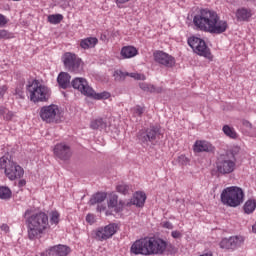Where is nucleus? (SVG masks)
<instances>
[{
    "label": "nucleus",
    "instance_id": "nucleus-21",
    "mask_svg": "<svg viewBox=\"0 0 256 256\" xmlns=\"http://www.w3.org/2000/svg\"><path fill=\"white\" fill-rule=\"evenodd\" d=\"M147 200V195L143 192H136L133 199L126 203V207H131V205H136V207H143L145 201Z\"/></svg>",
    "mask_w": 256,
    "mask_h": 256
},
{
    "label": "nucleus",
    "instance_id": "nucleus-50",
    "mask_svg": "<svg viewBox=\"0 0 256 256\" xmlns=\"http://www.w3.org/2000/svg\"><path fill=\"white\" fill-rule=\"evenodd\" d=\"M27 185V181L25 179L19 180L18 186L19 187H25Z\"/></svg>",
    "mask_w": 256,
    "mask_h": 256
},
{
    "label": "nucleus",
    "instance_id": "nucleus-10",
    "mask_svg": "<svg viewBox=\"0 0 256 256\" xmlns=\"http://www.w3.org/2000/svg\"><path fill=\"white\" fill-rule=\"evenodd\" d=\"M188 45L193 49L194 53L200 55V57H205L206 59H213V55L211 54V49L207 46L205 40L192 36L188 38Z\"/></svg>",
    "mask_w": 256,
    "mask_h": 256
},
{
    "label": "nucleus",
    "instance_id": "nucleus-53",
    "mask_svg": "<svg viewBox=\"0 0 256 256\" xmlns=\"http://www.w3.org/2000/svg\"><path fill=\"white\" fill-rule=\"evenodd\" d=\"M29 213H31V210H26L24 217H27V215H29Z\"/></svg>",
    "mask_w": 256,
    "mask_h": 256
},
{
    "label": "nucleus",
    "instance_id": "nucleus-40",
    "mask_svg": "<svg viewBox=\"0 0 256 256\" xmlns=\"http://www.w3.org/2000/svg\"><path fill=\"white\" fill-rule=\"evenodd\" d=\"M178 163H180V165H187V163H189V158H187L185 155H180L178 157Z\"/></svg>",
    "mask_w": 256,
    "mask_h": 256
},
{
    "label": "nucleus",
    "instance_id": "nucleus-49",
    "mask_svg": "<svg viewBox=\"0 0 256 256\" xmlns=\"http://www.w3.org/2000/svg\"><path fill=\"white\" fill-rule=\"evenodd\" d=\"M9 110H7L5 108V106H0V115H6V113L8 112Z\"/></svg>",
    "mask_w": 256,
    "mask_h": 256
},
{
    "label": "nucleus",
    "instance_id": "nucleus-3",
    "mask_svg": "<svg viewBox=\"0 0 256 256\" xmlns=\"http://www.w3.org/2000/svg\"><path fill=\"white\" fill-rule=\"evenodd\" d=\"M220 199L227 207H239L245 200V192L240 187L230 186L222 191Z\"/></svg>",
    "mask_w": 256,
    "mask_h": 256
},
{
    "label": "nucleus",
    "instance_id": "nucleus-22",
    "mask_svg": "<svg viewBox=\"0 0 256 256\" xmlns=\"http://www.w3.org/2000/svg\"><path fill=\"white\" fill-rule=\"evenodd\" d=\"M57 83L61 89L71 87V75L67 72H61L57 77Z\"/></svg>",
    "mask_w": 256,
    "mask_h": 256
},
{
    "label": "nucleus",
    "instance_id": "nucleus-6",
    "mask_svg": "<svg viewBox=\"0 0 256 256\" xmlns=\"http://www.w3.org/2000/svg\"><path fill=\"white\" fill-rule=\"evenodd\" d=\"M137 139L143 147L157 145V142L161 139V127L158 125H150L137 133Z\"/></svg>",
    "mask_w": 256,
    "mask_h": 256
},
{
    "label": "nucleus",
    "instance_id": "nucleus-26",
    "mask_svg": "<svg viewBox=\"0 0 256 256\" xmlns=\"http://www.w3.org/2000/svg\"><path fill=\"white\" fill-rule=\"evenodd\" d=\"M90 127L94 130L103 131V129H107V121H105L103 118L92 120Z\"/></svg>",
    "mask_w": 256,
    "mask_h": 256
},
{
    "label": "nucleus",
    "instance_id": "nucleus-4",
    "mask_svg": "<svg viewBox=\"0 0 256 256\" xmlns=\"http://www.w3.org/2000/svg\"><path fill=\"white\" fill-rule=\"evenodd\" d=\"M0 169H4V173L10 181L21 179L25 175V170L17 162L11 159V155L6 154L0 158Z\"/></svg>",
    "mask_w": 256,
    "mask_h": 256
},
{
    "label": "nucleus",
    "instance_id": "nucleus-7",
    "mask_svg": "<svg viewBox=\"0 0 256 256\" xmlns=\"http://www.w3.org/2000/svg\"><path fill=\"white\" fill-rule=\"evenodd\" d=\"M26 90L30 95V101H33V103H39V101H49V97H51V89L41 84L39 80H33L27 85Z\"/></svg>",
    "mask_w": 256,
    "mask_h": 256
},
{
    "label": "nucleus",
    "instance_id": "nucleus-2",
    "mask_svg": "<svg viewBox=\"0 0 256 256\" xmlns=\"http://www.w3.org/2000/svg\"><path fill=\"white\" fill-rule=\"evenodd\" d=\"M28 238L33 241L49 229V216L45 212L32 214L27 218Z\"/></svg>",
    "mask_w": 256,
    "mask_h": 256
},
{
    "label": "nucleus",
    "instance_id": "nucleus-36",
    "mask_svg": "<svg viewBox=\"0 0 256 256\" xmlns=\"http://www.w3.org/2000/svg\"><path fill=\"white\" fill-rule=\"evenodd\" d=\"M25 87V82H20V84L17 86L15 90V95H18L20 99H24L25 97V92L23 91Z\"/></svg>",
    "mask_w": 256,
    "mask_h": 256
},
{
    "label": "nucleus",
    "instance_id": "nucleus-39",
    "mask_svg": "<svg viewBox=\"0 0 256 256\" xmlns=\"http://www.w3.org/2000/svg\"><path fill=\"white\" fill-rule=\"evenodd\" d=\"M128 77H132V79H136V81H142L145 79V76L139 73H129Z\"/></svg>",
    "mask_w": 256,
    "mask_h": 256
},
{
    "label": "nucleus",
    "instance_id": "nucleus-51",
    "mask_svg": "<svg viewBox=\"0 0 256 256\" xmlns=\"http://www.w3.org/2000/svg\"><path fill=\"white\" fill-rule=\"evenodd\" d=\"M129 1H131V0H116V3L120 4V5H123V3H127Z\"/></svg>",
    "mask_w": 256,
    "mask_h": 256
},
{
    "label": "nucleus",
    "instance_id": "nucleus-32",
    "mask_svg": "<svg viewBox=\"0 0 256 256\" xmlns=\"http://www.w3.org/2000/svg\"><path fill=\"white\" fill-rule=\"evenodd\" d=\"M222 131L227 137H230V139H237V132H235V129L231 128V126L224 125Z\"/></svg>",
    "mask_w": 256,
    "mask_h": 256
},
{
    "label": "nucleus",
    "instance_id": "nucleus-31",
    "mask_svg": "<svg viewBox=\"0 0 256 256\" xmlns=\"http://www.w3.org/2000/svg\"><path fill=\"white\" fill-rule=\"evenodd\" d=\"M12 195H13V192H11V189L9 187L0 186V199L7 201V200L11 199Z\"/></svg>",
    "mask_w": 256,
    "mask_h": 256
},
{
    "label": "nucleus",
    "instance_id": "nucleus-38",
    "mask_svg": "<svg viewBox=\"0 0 256 256\" xmlns=\"http://www.w3.org/2000/svg\"><path fill=\"white\" fill-rule=\"evenodd\" d=\"M132 111H133L134 115L137 117H141L143 115V113H145V109H143V107H141V106L134 107Z\"/></svg>",
    "mask_w": 256,
    "mask_h": 256
},
{
    "label": "nucleus",
    "instance_id": "nucleus-15",
    "mask_svg": "<svg viewBox=\"0 0 256 256\" xmlns=\"http://www.w3.org/2000/svg\"><path fill=\"white\" fill-rule=\"evenodd\" d=\"M227 29H229V24L227 23V21L221 20L219 14L216 13V15L214 16V20H212V24L208 33H211L212 35H221L222 33H225Z\"/></svg>",
    "mask_w": 256,
    "mask_h": 256
},
{
    "label": "nucleus",
    "instance_id": "nucleus-13",
    "mask_svg": "<svg viewBox=\"0 0 256 256\" xmlns=\"http://www.w3.org/2000/svg\"><path fill=\"white\" fill-rule=\"evenodd\" d=\"M243 245V237L241 236H231L229 238H223L220 243V249H226L227 251H235Z\"/></svg>",
    "mask_w": 256,
    "mask_h": 256
},
{
    "label": "nucleus",
    "instance_id": "nucleus-18",
    "mask_svg": "<svg viewBox=\"0 0 256 256\" xmlns=\"http://www.w3.org/2000/svg\"><path fill=\"white\" fill-rule=\"evenodd\" d=\"M69 253H71V248L60 244L51 247L49 250L42 253L40 256H68Z\"/></svg>",
    "mask_w": 256,
    "mask_h": 256
},
{
    "label": "nucleus",
    "instance_id": "nucleus-28",
    "mask_svg": "<svg viewBox=\"0 0 256 256\" xmlns=\"http://www.w3.org/2000/svg\"><path fill=\"white\" fill-rule=\"evenodd\" d=\"M107 199V193L105 192H98L92 196L89 203L90 205H97V203H103Z\"/></svg>",
    "mask_w": 256,
    "mask_h": 256
},
{
    "label": "nucleus",
    "instance_id": "nucleus-41",
    "mask_svg": "<svg viewBox=\"0 0 256 256\" xmlns=\"http://www.w3.org/2000/svg\"><path fill=\"white\" fill-rule=\"evenodd\" d=\"M9 37H11V34L7 30H0V40L9 39Z\"/></svg>",
    "mask_w": 256,
    "mask_h": 256
},
{
    "label": "nucleus",
    "instance_id": "nucleus-9",
    "mask_svg": "<svg viewBox=\"0 0 256 256\" xmlns=\"http://www.w3.org/2000/svg\"><path fill=\"white\" fill-rule=\"evenodd\" d=\"M62 62L65 69L70 73H81L83 71V60L73 52H66L62 55Z\"/></svg>",
    "mask_w": 256,
    "mask_h": 256
},
{
    "label": "nucleus",
    "instance_id": "nucleus-20",
    "mask_svg": "<svg viewBox=\"0 0 256 256\" xmlns=\"http://www.w3.org/2000/svg\"><path fill=\"white\" fill-rule=\"evenodd\" d=\"M125 205H127L125 204V202H123L122 200L119 201V196L115 194L110 196L108 201V207L109 209H114L115 213H121Z\"/></svg>",
    "mask_w": 256,
    "mask_h": 256
},
{
    "label": "nucleus",
    "instance_id": "nucleus-16",
    "mask_svg": "<svg viewBox=\"0 0 256 256\" xmlns=\"http://www.w3.org/2000/svg\"><path fill=\"white\" fill-rule=\"evenodd\" d=\"M153 57L154 61L158 63V65H162L168 69L175 67V58L163 51H155L153 53Z\"/></svg>",
    "mask_w": 256,
    "mask_h": 256
},
{
    "label": "nucleus",
    "instance_id": "nucleus-35",
    "mask_svg": "<svg viewBox=\"0 0 256 256\" xmlns=\"http://www.w3.org/2000/svg\"><path fill=\"white\" fill-rule=\"evenodd\" d=\"M48 21L52 25H59L63 21V16L61 14H52L48 16Z\"/></svg>",
    "mask_w": 256,
    "mask_h": 256
},
{
    "label": "nucleus",
    "instance_id": "nucleus-43",
    "mask_svg": "<svg viewBox=\"0 0 256 256\" xmlns=\"http://www.w3.org/2000/svg\"><path fill=\"white\" fill-rule=\"evenodd\" d=\"M86 221H87V223H90V225H93V223H95V215L88 214L86 216Z\"/></svg>",
    "mask_w": 256,
    "mask_h": 256
},
{
    "label": "nucleus",
    "instance_id": "nucleus-45",
    "mask_svg": "<svg viewBox=\"0 0 256 256\" xmlns=\"http://www.w3.org/2000/svg\"><path fill=\"white\" fill-rule=\"evenodd\" d=\"M6 23H7V18H5L3 14H0V27H5Z\"/></svg>",
    "mask_w": 256,
    "mask_h": 256
},
{
    "label": "nucleus",
    "instance_id": "nucleus-19",
    "mask_svg": "<svg viewBox=\"0 0 256 256\" xmlns=\"http://www.w3.org/2000/svg\"><path fill=\"white\" fill-rule=\"evenodd\" d=\"M212 151H215V147L207 141L198 140L194 144L195 153H212Z\"/></svg>",
    "mask_w": 256,
    "mask_h": 256
},
{
    "label": "nucleus",
    "instance_id": "nucleus-48",
    "mask_svg": "<svg viewBox=\"0 0 256 256\" xmlns=\"http://www.w3.org/2000/svg\"><path fill=\"white\" fill-rule=\"evenodd\" d=\"M163 227L165 229H173V224L171 222L167 221V222H164Z\"/></svg>",
    "mask_w": 256,
    "mask_h": 256
},
{
    "label": "nucleus",
    "instance_id": "nucleus-8",
    "mask_svg": "<svg viewBox=\"0 0 256 256\" xmlns=\"http://www.w3.org/2000/svg\"><path fill=\"white\" fill-rule=\"evenodd\" d=\"M216 15L217 12L213 10H209L207 8L201 9L193 18L194 27H196L197 31L209 33Z\"/></svg>",
    "mask_w": 256,
    "mask_h": 256
},
{
    "label": "nucleus",
    "instance_id": "nucleus-30",
    "mask_svg": "<svg viewBox=\"0 0 256 256\" xmlns=\"http://www.w3.org/2000/svg\"><path fill=\"white\" fill-rule=\"evenodd\" d=\"M88 97H92V99H96L97 101L109 99L111 97V93L104 91L101 93H96L95 90H92V94L88 95Z\"/></svg>",
    "mask_w": 256,
    "mask_h": 256
},
{
    "label": "nucleus",
    "instance_id": "nucleus-44",
    "mask_svg": "<svg viewBox=\"0 0 256 256\" xmlns=\"http://www.w3.org/2000/svg\"><path fill=\"white\" fill-rule=\"evenodd\" d=\"M5 93H7V87L5 85L0 86V99H3Z\"/></svg>",
    "mask_w": 256,
    "mask_h": 256
},
{
    "label": "nucleus",
    "instance_id": "nucleus-11",
    "mask_svg": "<svg viewBox=\"0 0 256 256\" xmlns=\"http://www.w3.org/2000/svg\"><path fill=\"white\" fill-rule=\"evenodd\" d=\"M39 115L42 121L45 123H58L59 121V106L51 104L48 106H43L40 109Z\"/></svg>",
    "mask_w": 256,
    "mask_h": 256
},
{
    "label": "nucleus",
    "instance_id": "nucleus-1",
    "mask_svg": "<svg viewBox=\"0 0 256 256\" xmlns=\"http://www.w3.org/2000/svg\"><path fill=\"white\" fill-rule=\"evenodd\" d=\"M130 251L134 255H165V251H167L168 255L177 253V249L173 244L159 237L136 240L132 244Z\"/></svg>",
    "mask_w": 256,
    "mask_h": 256
},
{
    "label": "nucleus",
    "instance_id": "nucleus-27",
    "mask_svg": "<svg viewBox=\"0 0 256 256\" xmlns=\"http://www.w3.org/2000/svg\"><path fill=\"white\" fill-rule=\"evenodd\" d=\"M140 89L147 91L148 93H163L162 87H156L153 84L140 83Z\"/></svg>",
    "mask_w": 256,
    "mask_h": 256
},
{
    "label": "nucleus",
    "instance_id": "nucleus-34",
    "mask_svg": "<svg viewBox=\"0 0 256 256\" xmlns=\"http://www.w3.org/2000/svg\"><path fill=\"white\" fill-rule=\"evenodd\" d=\"M113 77H114L115 81H117L118 83H121V81H123L124 79L129 77V73L123 72L121 70H116L113 74Z\"/></svg>",
    "mask_w": 256,
    "mask_h": 256
},
{
    "label": "nucleus",
    "instance_id": "nucleus-46",
    "mask_svg": "<svg viewBox=\"0 0 256 256\" xmlns=\"http://www.w3.org/2000/svg\"><path fill=\"white\" fill-rule=\"evenodd\" d=\"M171 236L173 237V239H181V232H179V231H172L171 232Z\"/></svg>",
    "mask_w": 256,
    "mask_h": 256
},
{
    "label": "nucleus",
    "instance_id": "nucleus-5",
    "mask_svg": "<svg viewBox=\"0 0 256 256\" xmlns=\"http://www.w3.org/2000/svg\"><path fill=\"white\" fill-rule=\"evenodd\" d=\"M237 165V158L233 151H226L224 154H220L216 159V169L218 175H229L235 171Z\"/></svg>",
    "mask_w": 256,
    "mask_h": 256
},
{
    "label": "nucleus",
    "instance_id": "nucleus-23",
    "mask_svg": "<svg viewBox=\"0 0 256 256\" xmlns=\"http://www.w3.org/2000/svg\"><path fill=\"white\" fill-rule=\"evenodd\" d=\"M139 51L133 46H124L121 49L120 55L122 59H131L138 55Z\"/></svg>",
    "mask_w": 256,
    "mask_h": 256
},
{
    "label": "nucleus",
    "instance_id": "nucleus-29",
    "mask_svg": "<svg viewBox=\"0 0 256 256\" xmlns=\"http://www.w3.org/2000/svg\"><path fill=\"white\" fill-rule=\"evenodd\" d=\"M255 209H256V201L253 199L247 200L243 206V210L247 215H251V213H253Z\"/></svg>",
    "mask_w": 256,
    "mask_h": 256
},
{
    "label": "nucleus",
    "instance_id": "nucleus-17",
    "mask_svg": "<svg viewBox=\"0 0 256 256\" xmlns=\"http://www.w3.org/2000/svg\"><path fill=\"white\" fill-rule=\"evenodd\" d=\"M54 156L61 161H69L73 152L71 151V146L65 143H58L54 146Z\"/></svg>",
    "mask_w": 256,
    "mask_h": 256
},
{
    "label": "nucleus",
    "instance_id": "nucleus-37",
    "mask_svg": "<svg viewBox=\"0 0 256 256\" xmlns=\"http://www.w3.org/2000/svg\"><path fill=\"white\" fill-rule=\"evenodd\" d=\"M59 217H60L59 212L53 211L50 217L51 225H59Z\"/></svg>",
    "mask_w": 256,
    "mask_h": 256
},
{
    "label": "nucleus",
    "instance_id": "nucleus-12",
    "mask_svg": "<svg viewBox=\"0 0 256 256\" xmlns=\"http://www.w3.org/2000/svg\"><path fill=\"white\" fill-rule=\"evenodd\" d=\"M117 229L118 226L115 223L100 227L94 231V239H96V241H107V239H111V237L117 233Z\"/></svg>",
    "mask_w": 256,
    "mask_h": 256
},
{
    "label": "nucleus",
    "instance_id": "nucleus-24",
    "mask_svg": "<svg viewBox=\"0 0 256 256\" xmlns=\"http://www.w3.org/2000/svg\"><path fill=\"white\" fill-rule=\"evenodd\" d=\"M98 43L99 40L96 37H88L80 41V47L82 49H93Z\"/></svg>",
    "mask_w": 256,
    "mask_h": 256
},
{
    "label": "nucleus",
    "instance_id": "nucleus-14",
    "mask_svg": "<svg viewBox=\"0 0 256 256\" xmlns=\"http://www.w3.org/2000/svg\"><path fill=\"white\" fill-rule=\"evenodd\" d=\"M71 87L73 89H77L82 95L89 97V95H93V88L89 86V82L85 78L76 77L71 81Z\"/></svg>",
    "mask_w": 256,
    "mask_h": 256
},
{
    "label": "nucleus",
    "instance_id": "nucleus-42",
    "mask_svg": "<svg viewBox=\"0 0 256 256\" xmlns=\"http://www.w3.org/2000/svg\"><path fill=\"white\" fill-rule=\"evenodd\" d=\"M15 117V114L12 111H7L6 114H4V120L5 121H11Z\"/></svg>",
    "mask_w": 256,
    "mask_h": 256
},
{
    "label": "nucleus",
    "instance_id": "nucleus-52",
    "mask_svg": "<svg viewBox=\"0 0 256 256\" xmlns=\"http://www.w3.org/2000/svg\"><path fill=\"white\" fill-rule=\"evenodd\" d=\"M105 209H106V207L105 206H103V205H98L97 206V211H105Z\"/></svg>",
    "mask_w": 256,
    "mask_h": 256
},
{
    "label": "nucleus",
    "instance_id": "nucleus-33",
    "mask_svg": "<svg viewBox=\"0 0 256 256\" xmlns=\"http://www.w3.org/2000/svg\"><path fill=\"white\" fill-rule=\"evenodd\" d=\"M116 191L122 195H131L132 189L127 184H120L116 187Z\"/></svg>",
    "mask_w": 256,
    "mask_h": 256
},
{
    "label": "nucleus",
    "instance_id": "nucleus-25",
    "mask_svg": "<svg viewBox=\"0 0 256 256\" xmlns=\"http://www.w3.org/2000/svg\"><path fill=\"white\" fill-rule=\"evenodd\" d=\"M251 9L239 8L236 12V17L238 21H249L251 19Z\"/></svg>",
    "mask_w": 256,
    "mask_h": 256
},
{
    "label": "nucleus",
    "instance_id": "nucleus-47",
    "mask_svg": "<svg viewBox=\"0 0 256 256\" xmlns=\"http://www.w3.org/2000/svg\"><path fill=\"white\" fill-rule=\"evenodd\" d=\"M1 231H4V233H9V225L2 224L0 227Z\"/></svg>",
    "mask_w": 256,
    "mask_h": 256
}]
</instances>
